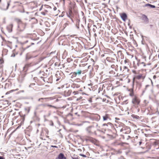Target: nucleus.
Returning <instances> with one entry per match:
<instances>
[{"instance_id":"f257e3e1","label":"nucleus","mask_w":159,"mask_h":159,"mask_svg":"<svg viewBox=\"0 0 159 159\" xmlns=\"http://www.w3.org/2000/svg\"><path fill=\"white\" fill-rule=\"evenodd\" d=\"M132 102L134 106L137 107L139 104L140 100L136 96H134L132 98Z\"/></svg>"},{"instance_id":"f03ea898","label":"nucleus","mask_w":159,"mask_h":159,"mask_svg":"<svg viewBox=\"0 0 159 159\" xmlns=\"http://www.w3.org/2000/svg\"><path fill=\"white\" fill-rule=\"evenodd\" d=\"M10 1H8L7 2L2 4L0 6V8L3 10H7L8 9L10 5Z\"/></svg>"},{"instance_id":"7ed1b4c3","label":"nucleus","mask_w":159,"mask_h":159,"mask_svg":"<svg viewBox=\"0 0 159 159\" xmlns=\"http://www.w3.org/2000/svg\"><path fill=\"white\" fill-rule=\"evenodd\" d=\"M26 25V23L23 22H20L18 26V30L20 31H22L24 30Z\"/></svg>"},{"instance_id":"20e7f679","label":"nucleus","mask_w":159,"mask_h":159,"mask_svg":"<svg viewBox=\"0 0 159 159\" xmlns=\"http://www.w3.org/2000/svg\"><path fill=\"white\" fill-rule=\"evenodd\" d=\"M112 124L108 122L107 123H105L102 125V126H105V130L109 129L110 128L112 127Z\"/></svg>"},{"instance_id":"39448f33","label":"nucleus","mask_w":159,"mask_h":159,"mask_svg":"<svg viewBox=\"0 0 159 159\" xmlns=\"http://www.w3.org/2000/svg\"><path fill=\"white\" fill-rule=\"evenodd\" d=\"M86 130L89 134H93L95 133V131L93 130V126H90L87 127L86 129Z\"/></svg>"},{"instance_id":"423d86ee","label":"nucleus","mask_w":159,"mask_h":159,"mask_svg":"<svg viewBox=\"0 0 159 159\" xmlns=\"http://www.w3.org/2000/svg\"><path fill=\"white\" fill-rule=\"evenodd\" d=\"M142 20H143V22L145 24H148L149 22V20L147 16L144 14L142 15Z\"/></svg>"},{"instance_id":"0eeeda50","label":"nucleus","mask_w":159,"mask_h":159,"mask_svg":"<svg viewBox=\"0 0 159 159\" xmlns=\"http://www.w3.org/2000/svg\"><path fill=\"white\" fill-rule=\"evenodd\" d=\"M13 27L12 24H10L7 26V29L9 33H11L12 31Z\"/></svg>"},{"instance_id":"6e6552de","label":"nucleus","mask_w":159,"mask_h":159,"mask_svg":"<svg viewBox=\"0 0 159 159\" xmlns=\"http://www.w3.org/2000/svg\"><path fill=\"white\" fill-rule=\"evenodd\" d=\"M71 90H66L64 91V95L65 96H70L71 93Z\"/></svg>"},{"instance_id":"1a4fd4ad","label":"nucleus","mask_w":159,"mask_h":159,"mask_svg":"<svg viewBox=\"0 0 159 159\" xmlns=\"http://www.w3.org/2000/svg\"><path fill=\"white\" fill-rule=\"evenodd\" d=\"M129 69L127 66H124L123 67V73L127 74L129 72Z\"/></svg>"},{"instance_id":"9d476101","label":"nucleus","mask_w":159,"mask_h":159,"mask_svg":"<svg viewBox=\"0 0 159 159\" xmlns=\"http://www.w3.org/2000/svg\"><path fill=\"white\" fill-rule=\"evenodd\" d=\"M43 59L42 58L40 57L38 58L36 61H34V63L33 65H36L38 64Z\"/></svg>"},{"instance_id":"9b49d317","label":"nucleus","mask_w":159,"mask_h":159,"mask_svg":"<svg viewBox=\"0 0 159 159\" xmlns=\"http://www.w3.org/2000/svg\"><path fill=\"white\" fill-rule=\"evenodd\" d=\"M121 17L123 20L125 21L127 17V16L125 13H123L121 14Z\"/></svg>"},{"instance_id":"f8f14e48","label":"nucleus","mask_w":159,"mask_h":159,"mask_svg":"<svg viewBox=\"0 0 159 159\" xmlns=\"http://www.w3.org/2000/svg\"><path fill=\"white\" fill-rule=\"evenodd\" d=\"M58 159H66L64 157V155L62 153H60L58 156Z\"/></svg>"},{"instance_id":"ddd939ff","label":"nucleus","mask_w":159,"mask_h":159,"mask_svg":"<svg viewBox=\"0 0 159 159\" xmlns=\"http://www.w3.org/2000/svg\"><path fill=\"white\" fill-rule=\"evenodd\" d=\"M144 76H143L142 75H137L136 76V78L138 80H139L141 78L143 79H144Z\"/></svg>"},{"instance_id":"4468645a","label":"nucleus","mask_w":159,"mask_h":159,"mask_svg":"<svg viewBox=\"0 0 159 159\" xmlns=\"http://www.w3.org/2000/svg\"><path fill=\"white\" fill-rule=\"evenodd\" d=\"M103 120H107L109 118V115L108 114H106L105 116H103Z\"/></svg>"},{"instance_id":"2eb2a0df","label":"nucleus","mask_w":159,"mask_h":159,"mask_svg":"<svg viewBox=\"0 0 159 159\" xmlns=\"http://www.w3.org/2000/svg\"><path fill=\"white\" fill-rule=\"evenodd\" d=\"M31 66V64H28L25 65L24 67H23V70H26L27 69L29 66Z\"/></svg>"},{"instance_id":"dca6fc26","label":"nucleus","mask_w":159,"mask_h":159,"mask_svg":"<svg viewBox=\"0 0 159 159\" xmlns=\"http://www.w3.org/2000/svg\"><path fill=\"white\" fill-rule=\"evenodd\" d=\"M76 27L77 28V29L79 28V22H80V20L79 19H77L76 20Z\"/></svg>"},{"instance_id":"f3484780","label":"nucleus","mask_w":159,"mask_h":159,"mask_svg":"<svg viewBox=\"0 0 159 159\" xmlns=\"http://www.w3.org/2000/svg\"><path fill=\"white\" fill-rule=\"evenodd\" d=\"M70 75H72L71 77V78H73V77H75L77 75L75 73V72H72Z\"/></svg>"},{"instance_id":"a211bd4d","label":"nucleus","mask_w":159,"mask_h":159,"mask_svg":"<svg viewBox=\"0 0 159 159\" xmlns=\"http://www.w3.org/2000/svg\"><path fill=\"white\" fill-rule=\"evenodd\" d=\"M129 95L130 96L132 97V98L134 96H135V95H134V93L133 89L131 90L130 92L129 93Z\"/></svg>"},{"instance_id":"6ab92c4d","label":"nucleus","mask_w":159,"mask_h":159,"mask_svg":"<svg viewBox=\"0 0 159 159\" xmlns=\"http://www.w3.org/2000/svg\"><path fill=\"white\" fill-rule=\"evenodd\" d=\"M132 117L137 119H139L140 118V117L139 116L137 115H132Z\"/></svg>"},{"instance_id":"aec40b11","label":"nucleus","mask_w":159,"mask_h":159,"mask_svg":"<svg viewBox=\"0 0 159 159\" xmlns=\"http://www.w3.org/2000/svg\"><path fill=\"white\" fill-rule=\"evenodd\" d=\"M146 6H149L151 8H154L155 7V6L154 5H152L149 4H147L146 5Z\"/></svg>"},{"instance_id":"412c9836","label":"nucleus","mask_w":159,"mask_h":159,"mask_svg":"<svg viewBox=\"0 0 159 159\" xmlns=\"http://www.w3.org/2000/svg\"><path fill=\"white\" fill-rule=\"evenodd\" d=\"M75 73L77 75H80L81 74L82 71L81 70H78L76 72H75Z\"/></svg>"},{"instance_id":"4be33fe9","label":"nucleus","mask_w":159,"mask_h":159,"mask_svg":"<svg viewBox=\"0 0 159 159\" xmlns=\"http://www.w3.org/2000/svg\"><path fill=\"white\" fill-rule=\"evenodd\" d=\"M37 57V56H31L30 57H28V56H26V60H28L30 58H33L35 57Z\"/></svg>"},{"instance_id":"5701e85b","label":"nucleus","mask_w":159,"mask_h":159,"mask_svg":"<svg viewBox=\"0 0 159 159\" xmlns=\"http://www.w3.org/2000/svg\"><path fill=\"white\" fill-rule=\"evenodd\" d=\"M41 100H43V99H48V100H51L52 99V98L50 97V98H40Z\"/></svg>"},{"instance_id":"b1692460","label":"nucleus","mask_w":159,"mask_h":159,"mask_svg":"<svg viewBox=\"0 0 159 159\" xmlns=\"http://www.w3.org/2000/svg\"><path fill=\"white\" fill-rule=\"evenodd\" d=\"M47 104H48L45 103V104H39V107L42 106H43V107H46V106H47Z\"/></svg>"},{"instance_id":"393cba45","label":"nucleus","mask_w":159,"mask_h":159,"mask_svg":"<svg viewBox=\"0 0 159 159\" xmlns=\"http://www.w3.org/2000/svg\"><path fill=\"white\" fill-rule=\"evenodd\" d=\"M14 3L15 4H16L17 3V5H18V6H20V5L21 4V3L19 1H15L14 2Z\"/></svg>"},{"instance_id":"a878e982","label":"nucleus","mask_w":159,"mask_h":159,"mask_svg":"<svg viewBox=\"0 0 159 159\" xmlns=\"http://www.w3.org/2000/svg\"><path fill=\"white\" fill-rule=\"evenodd\" d=\"M16 20L18 23V25H19V24L20 23V22H23L20 19H16Z\"/></svg>"},{"instance_id":"bb28decb","label":"nucleus","mask_w":159,"mask_h":159,"mask_svg":"<svg viewBox=\"0 0 159 159\" xmlns=\"http://www.w3.org/2000/svg\"><path fill=\"white\" fill-rule=\"evenodd\" d=\"M47 106L48 107H52L53 108H55V109L57 108L55 106H52V105H49V104H47Z\"/></svg>"},{"instance_id":"cd10ccee","label":"nucleus","mask_w":159,"mask_h":159,"mask_svg":"<svg viewBox=\"0 0 159 159\" xmlns=\"http://www.w3.org/2000/svg\"><path fill=\"white\" fill-rule=\"evenodd\" d=\"M98 126V124L97 123H94L93 124V126H95V127H97Z\"/></svg>"},{"instance_id":"c85d7f7f","label":"nucleus","mask_w":159,"mask_h":159,"mask_svg":"<svg viewBox=\"0 0 159 159\" xmlns=\"http://www.w3.org/2000/svg\"><path fill=\"white\" fill-rule=\"evenodd\" d=\"M107 135L108 136H110V138L111 139H113L114 138V137L113 136L111 135V134H108Z\"/></svg>"},{"instance_id":"c756f323","label":"nucleus","mask_w":159,"mask_h":159,"mask_svg":"<svg viewBox=\"0 0 159 159\" xmlns=\"http://www.w3.org/2000/svg\"><path fill=\"white\" fill-rule=\"evenodd\" d=\"M107 60L108 61H111V60H113V58H107Z\"/></svg>"},{"instance_id":"7c9ffc66","label":"nucleus","mask_w":159,"mask_h":159,"mask_svg":"<svg viewBox=\"0 0 159 159\" xmlns=\"http://www.w3.org/2000/svg\"><path fill=\"white\" fill-rule=\"evenodd\" d=\"M82 98V97H80L79 98H77L76 101H78L79 100H80Z\"/></svg>"},{"instance_id":"2f4dec72","label":"nucleus","mask_w":159,"mask_h":159,"mask_svg":"<svg viewBox=\"0 0 159 159\" xmlns=\"http://www.w3.org/2000/svg\"><path fill=\"white\" fill-rule=\"evenodd\" d=\"M40 107V106H39V105H38V106H36V108H35V110H39V107Z\"/></svg>"},{"instance_id":"473e14b6","label":"nucleus","mask_w":159,"mask_h":159,"mask_svg":"<svg viewBox=\"0 0 159 159\" xmlns=\"http://www.w3.org/2000/svg\"><path fill=\"white\" fill-rule=\"evenodd\" d=\"M115 66H115V65H111V68H112L113 69L115 68Z\"/></svg>"},{"instance_id":"72a5a7b5","label":"nucleus","mask_w":159,"mask_h":159,"mask_svg":"<svg viewBox=\"0 0 159 159\" xmlns=\"http://www.w3.org/2000/svg\"><path fill=\"white\" fill-rule=\"evenodd\" d=\"M80 156H82L83 157H86V156L85 155H84V154H80Z\"/></svg>"},{"instance_id":"f704fd0d","label":"nucleus","mask_w":159,"mask_h":159,"mask_svg":"<svg viewBox=\"0 0 159 159\" xmlns=\"http://www.w3.org/2000/svg\"><path fill=\"white\" fill-rule=\"evenodd\" d=\"M72 158L73 159H78V158L77 157H72Z\"/></svg>"},{"instance_id":"c9c22d12","label":"nucleus","mask_w":159,"mask_h":159,"mask_svg":"<svg viewBox=\"0 0 159 159\" xmlns=\"http://www.w3.org/2000/svg\"><path fill=\"white\" fill-rule=\"evenodd\" d=\"M149 86V85H146V86H145V89H147V88Z\"/></svg>"},{"instance_id":"e433bc0d","label":"nucleus","mask_w":159,"mask_h":159,"mask_svg":"<svg viewBox=\"0 0 159 159\" xmlns=\"http://www.w3.org/2000/svg\"><path fill=\"white\" fill-rule=\"evenodd\" d=\"M78 93V92L74 91L73 92V93L74 94V95H75L76 94Z\"/></svg>"},{"instance_id":"4c0bfd02","label":"nucleus","mask_w":159,"mask_h":159,"mask_svg":"<svg viewBox=\"0 0 159 159\" xmlns=\"http://www.w3.org/2000/svg\"><path fill=\"white\" fill-rule=\"evenodd\" d=\"M89 102H92V99L91 98H90L89 99Z\"/></svg>"},{"instance_id":"58836bf2","label":"nucleus","mask_w":159,"mask_h":159,"mask_svg":"<svg viewBox=\"0 0 159 159\" xmlns=\"http://www.w3.org/2000/svg\"><path fill=\"white\" fill-rule=\"evenodd\" d=\"M35 85V84H30V85H29V87H31L32 86H33V85Z\"/></svg>"},{"instance_id":"ea45409f","label":"nucleus","mask_w":159,"mask_h":159,"mask_svg":"<svg viewBox=\"0 0 159 159\" xmlns=\"http://www.w3.org/2000/svg\"><path fill=\"white\" fill-rule=\"evenodd\" d=\"M0 159H5V158L3 157L0 156Z\"/></svg>"},{"instance_id":"a19ab883","label":"nucleus","mask_w":159,"mask_h":159,"mask_svg":"<svg viewBox=\"0 0 159 159\" xmlns=\"http://www.w3.org/2000/svg\"><path fill=\"white\" fill-rule=\"evenodd\" d=\"M20 11L21 13H24L25 12V10L24 9H23V11Z\"/></svg>"},{"instance_id":"79ce46f5","label":"nucleus","mask_w":159,"mask_h":159,"mask_svg":"<svg viewBox=\"0 0 159 159\" xmlns=\"http://www.w3.org/2000/svg\"><path fill=\"white\" fill-rule=\"evenodd\" d=\"M156 78V76L155 75H154L153 76V78L155 79Z\"/></svg>"},{"instance_id":"37998d69","label":"nucleus","mask_w":159,"mask_h":159,"mask_svg":"<svg viewBox=\"0 0 159 159\" xmlns=\"http://www.w3.org/2000/svg\"><path fill=\"white\" fill-rule=\"evenodd\" d=\"M132 72L133 73H134V74H136V71L135 70H133L132 71Z\"/></svg>"},{"instance_id":"c03bdc74","label":"nucleus","mask_w":159,"mask_h":159,"mask_svg":"<svg viewBox=\"0 0 159 159\" xmlns=\"http://www.w3.org/2000/svg\"><path fill=\"white\" fill-rule=\"evenodd\" d=\"M124 130V129H123V128H122L120 130V132H122Z\"/></svg>"},{"instance_id":"a18cd8bd","label":"nucleus","mask_w":159,"mask_h":159,"mask_svg":"<svg viewBox=\"0 0 159 159\" xmlns=\"http://www.w3.org/2000/svg\"><path fill=\"white\" fill-rule=\"evenodd\" d=\"M53 9L54 11H55L57 9V8L56 7H54Z\"/></svg>"},{"instance_id":"49530a36","label":"nucleus","mask_w":159,"mask_h":159,"mask_svg":"<svg viewBox=\"0 0 159 159\" xmlns=\"http://www.w3.org/2000/svg\"><path fill=\"white\" fill-rule=\"evenodd\" d=\"M36 111H35L34 112V115L35 116L36 115Z\"/></svg>"},{"instance_id":"de8ad7c7","label":"nucleus","mask_w":159,"mask_h":159,"mask_svg":"<svg viewBox=\"0 0 159 159\" xmlns=\"http://www.w3.org/2000/svg\"><path fill=\"white\" fill-rule=\"evenodd\" d=\"M141 143H142L141 142H139V145H140L141 144Z\"/></svg>"},{"instance_id":"09e8293b","label":"nucleus","mask_w":159,"mask_h":159,"mask_svg":"<svg viewBox=\"0 0 159 159\" xmlns=\"http://www.w3.org/2000/svg\"><path fill=\"white\" fill-rule=\"evenodd\" d=\"M52 147H55V148H57V147L56 146H52Z\"/></svg>"},{"instance_id":"8fccbe9b","label":"nucleus","mask_w":159,"mask_h":159,"mask_svg":"<svg viewBox=\"0 0 159 159\" xmlns=\"http://www.w3.org/2000/svg\"><path fill=\"white\" fill-rule=\"evenodd\" d=\"M41 100V99H40V98H39V99H38V101H40V100Z\"/></svg>"},{"instance_id":"3c124183","label":"nucleus","mask_w":159,"mask_h":159,"mask_svg":"<svg viewBox=\"0 0 159 159\" xmlns=\"http://www.w3.org/2000/svg\"><path fill=\"white\" fill-rule=\"evenodd\" d=\"M59 80V79H57V80H56V81H58Z\"/></svg>"},{"instance_id":"603ef678","label":"nucleus","mask_w":159,"mask_h":159,"mask_svg":"<svg viewBox=\"0 0 159 159\" xmlns=\"http://www.w3.org/2000/svg\"><path fill=\"white\" fill-rule=\"evenodd\" d=\"M119 153H121V151H119Z\"/></svg>"},{"instance_id":"864d4df0","label":"nucleus","mask_w":159,"mask_h":159,"mask_svg":"<svg viewBox=\"0 0 159 159\" xmlns=\"http://www.w3.org/2000/svg\"><path fill=\"white\" fill-rule=\"evenodd\" d=\"M124 61H125V63H126V60H125Z\"/></svg>"},{"instance_id":"5fc2aeb1","label":"nucleus","mask_w":159,"mask_h":159,"mask_svg":"<svg viewBox=\"0 0 159 159\" xmlns=\"http://www.w3.org/2000/svg\"><path fill=\"white\" fill-rule=\"evenodd\" d=\"M122 70V68H121V67H120V70Z\"/></svg>"},{"instance_id":"6e6d98bb","label":"nucleus","mask_w":159,"mask_h":159,"mask_svg":"<svg viewBox=\"0 0 159 159\" xmlns=\"http://www.w3.org/2000/svg\"><path fill=\"white\" fill-rule=\"evenodd\" d=\"M151 83H152V84H153V83L152 82V81L151 80Z\"/></svg>"},{"instance_id":"4d7b16f0","label":"nucleus","mask_w":159,"mask_h":159,"mask_svg":"<svg viewBox=\"0 0 159 159\" xmlns=\"http://www.w3.org/2000/svg\"><path fill=\"white\" fill-rule=\"evenodd\" d=\"M85 2L86 3L87 2V0H85Z\"/></svg>"},{"instance_id":"13d9d810","label":"nucleus","mask_w":159,"mask_h":159,"mask_svg":"<svg viewBox=\"0 0 159 159\" xmlns=\"http://www.w3.org/2000/svg\"><path fill=\"white\" fill-rule=\"evenodd\" d=\"M94 35H95V36H96V35H96V34H94Z\"/></svg>"},{"instance_id":"bf43d9fd","label":"nucleus","mask_w":159,"mask_h":159,"mask_svg":"<svg viewBox=\"0 0 159 159\" xmlns=\"http://www.w3.org/2000/svg\"><path fill=\"white\" fill-rule=\"evenodd\" d=\"M14 91V90H11V91H12V92H13V91Z\"/></svg>"},{"instance_id":"052dcab7","label":"nucleus","mask_w":159,"mask_h":159,"mask_svg":"<svg viewBox=\"0 0 159 159\" xmlns=\"http://www.w3.org/2000/svg\"><path fill=\"white\" fill-rule=\"evenodd\" d=\"M15 6H13V7H12V8H14Z\"/></svg>"},{"instance_id":"680f3d73","label":"nucleus","mask_w":159,"mask_h":159,"mask_svg":"<svg viewBox=\"0 0 159 159\" xmlns=\"http://www.w3.org/2000/svg\"><path fill=\"white\" fill-rule=\"evenodd\" d=\"M71 19V20H72V22H73V20H72V19Z\"/></svg>"},{"instance_id":"e2e57ef3","label":"nucleus","mask_w":159,"mask_h":159,"mask_svg":"<svg viewBox=\"0 0 159 159\" xmlns=\"http://www.w3.org/2000/svg\"><path fill=\"white\" fill-rule=\"evenodd\" d=\"M142 64H144V63L143 62H142Z\"/></svg>"},{"instance_id":"0e129e2a","label":"nucleus","mask_w":159,"mask_h":159,"mask_svg":"<svg viewBox=\"0 0 159 159\" xmlns=\"http://www.w3.org/2000/svg\"><path fill=\"white\" fill-rule=\"evenodd\" d=\"M144 66H145V64H144Z\"/></svg>"},{"instance_id":"69168bd1","label":"nucleus","mask_w":159,"mask_h":159,"mask_svg":"<svg viewBox=\"0 0 159 159\" xmlns=\"http://www.w3.org/2000/svg\"><path fill=\"white\" fill-rule=\"evenodd\" d=\"M78 150H81L80 149H79Z\"/></svg>"},{"instance_id":"338daca9","label":"nucleus","mask_w":159,"mask_h":159,"mask_svg":"<svg viewBox=\"0 0 159 159\" xmlns=\"http://www.w3.org/2000/svg\"><path fill=\"white\" fill-rule=\"evenodd\" d=\"M32 44H34L33 43H32Z\"/></svg>"}]
</instances>
